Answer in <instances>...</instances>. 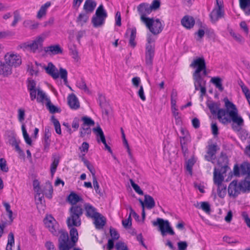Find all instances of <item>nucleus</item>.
<instances>
[{"label": "nucleus", "mask_w": 250, "mask_h": 250, "mask_svg": "<svg viewBox=\"0 0 250 250\" xmlns=\"http://www.w3.org/2000/svg\"><path fill=\"white\" fill-rule=\"evenodd\" d=\"M59 163V159L58 158H55L53 160V162L52 163L50 167V171L52 176H53L56 170L57 169V167Z\"/></svg>", "instance_id": "obj_49"}, {"label": "nucleus", "mask_w": 250, "mask_h": 250, "mask_svg": "<svg viewBox=\"0 0 250 250\" xmlns=\"http://www.w3.org/2000/svg\"><path fill=\"white\" fill-rule=\"evenodd\" d=\"M241 214L247 226L250 229V218L248 213L246 211H242Z\"/></svg>", "instance_id": "obj_56"}, {"label": "nucleus", "mask_w": 250, "mask_h": 250, "mask_svg": "<svg viewBox=\"0 0 250 250\" xmlns=\"http://www.w3.org/2000/svg\"><path fill=\"white\" fill-rule=\"evenodd\" d=\"M68 201L71 206L79 205L77 203L83 201V199L75 193L72 192L67 198Z\"/></svg>", "instance_id": "obj_27"}, {"label": "nucleus", "mask_w": 250, "mask_h": 250, "mask_svg": "<svg viewBox=\"0 0 250 250\" xmlns=\"http://www.w3.org/2000/svg\"><path fill=\"white\" fill-rule=\"evenodd\" d=\"M180 138L182 151L183 153L184 156L185 157L186 159H187L188 153L187 143L189 141L188 135H186L185 136H181L180 137Z\"/></svg>", "instance_id": "obj_20"}, {"label": "nucleus", "mask_w": 250, "mask_h": 250, "mask_svg": "<svg viewBox=\"0 0 250 250\" xmlns=\"http://www.w3.org/2000/svg\"><path fill=\"white\" fill-rule=\"evenodd\" d=\"M66 223L69 228L72 227H78L81 225V217L69 213V216L67 219Z\"/></svg>", "instance_id": "obj_17"}, {"label": "nucleus", "mask_w": 250, "mask_h": 250, "mask_svg": "<svg viewBox=\"0 0 250 250\" xmlns=\"http://www.w3.org/2000/svg\"><path fill=\"white\" fill-rule=\"evenodd\" d=\"M217 6L210 14V17L212 22H216L219 19V0H216Z\"/></svg>", "instance_id": "obj_36"}, {"label": "nucleus", "mask_w": 250, "mask_h": 250, "mask_svg": "<svg viewBox=\"0 0 250 250\" xmlns=\"http://www.w3.org/2000/svg\"><path fill=\"white\" fill-rule=\"evenodd\" d=\"M240 6L246 14L250 15V0H239Z\"/></svg>", "instance_id": "obj_34"}, {"label": "nucleus", "mask_w": 250, "mask_h": 250, "mask_svg": "<svg viewBox=\"0 0 250 250\" xmlns=\"http://www.w3.org/2000/svg\"><path fill=\"white\" fill-rule=\"evenodd\" d=\"M129 181L134 190L139 195H143V191L141 190L140 187L138 185L135 184L132 179H130L129 180Z\"/></svg>", "instance_id": "obj_53"}, {"label": "nucleus", "mask_w": 250, "mask_h": 250, "mask_svg": "<svg viewBox=\"0 0 250 250\" xmlns=\"http://www.w3.org/2000/svg\"><path fill=\"white\" fill-rule=\"evenodd\" d=\"M207 104L212 115L210 119H219V104L212 100H208Z\"/></svg>", "instance_id": "obj_16"}, {"label": "nucleus", "mask_w": 250, "mask_h": 250, "mask_svg": "<svg viewBox=\"0 0 250 250\" xmlns=\"http://www.w3.org/2000/svg\"><path fill=\"white\" fill-rule=\"evenodd\" d=\"M82 120L83 121V125L86 126H93L95 124L94 121L90 117L84 116L82 118Z\"/></svg>", "instance_id": "obj_48"}, {"label": "nucleus", "mask_w": 250, "mask_h": 250, "mask_svg": "<svg viewBox=\"0 0 250 250\" xmlns=\"http://www.w3.org/2000/svg\"><path fill=\"white\" fill-rule=\"evenodd\" d=\"M107 14L103 4H101L96 9L95 15L93 16L91 22L95 27H100L104 23Z\"/></svg>", "instance_id": "obj_7"}, {"label": "nucleus", "mask_w": 250, "mask_h": 250, "mask_svg": "<svg viewBox=\"0 0 250 250\" xmlns=\"http://www.w3.org/2000/svg\"><path fill=\"white\" fill-rule=\"evenodd\" d=\"M160 6V1L159 0H154L151 5H149L151 11L156 10L159 9Z\"/></svg>", "instance_id": "obj_57"}, {"label": "nucleus", "mask_w": 250, "mask_h": 250, "mask_svg": "<svg viewBox=\"0 0 250 250\" xmlns=\"http://www.w3.org/2000/svg\"><path fill=\"white\" fill-rule=\"evenodd\" d=\"M200 208L207 213H209L210 211V205L207 202H202L200 203Z\"/></svg>", "instance_id": "obj_55"}, {"label": "nucleus", "mask_w": 250, "mask_h": 250, "mask_svg": "<svg viewBox=\"0 0 250 250\" xmlns=\"http://www.w3.org/2000/svg\"><path fill=\"white\" fill-rule=\"evenodd\" d=\"M93 131L95 133L97 137L98 138H100L101 141L103 143H104L106 141L104 132L100 126H98L96 128H94L93 129Z\"/></svg>", "instance_id": "obj_38"}, {"label": "nucleus", "mask_w": 250, "mask_h": 250, "mask_svg": "<svg viewBox=\"0 0 250 250\" xmlns=\"http://www.w3.org/2000/svg\"><path fill=\"white\" fill-rule=\"evenodd\" d=\"M44 223L45 227L48 229L54 235L57 233L58 229V225L56 220L51 216L47 217L44 220Z\"/></svg>", "instance_id": "obj_15"}, {"label": "nucleus", "mask_w": 250, "mask_h": 250, "mask_svg": "<svg viewBox=\"0 0 250 250\" xmlns=\"http://www.w3.org/2000/svg\"><path fill=\"white\" fill-rule=\"evenodd\" d=\"M152 225L154 227L158 226L159 230L163 236H165L167 233L173 235L175 233L172 229L170 226L169 222L167 220H165L163 219L158 218L156 221H152Z\"/></svg>", "instance_id": "obj_8"}, {"label": "nucleus", "mask_w": 250, "mask_h": 250, "mask_svg": "<svg viewBox=\"0 0 250 250\" xmlns=\"http://www.w3.org/2000/svg\"><path fill=\"white\" fill-rule=\"evenodd\" d=\"M93 179V184L94 188L96 192L100 196L103 195V193L101 191V190L100 188V186L99 183L97 181V178L96 177L92 178Z\"/></svg>", "instance_id": "obj_51"}, {"label": "nucleus", "mask_w": 250, "mask_h": 250, "mask_svg": "<svg viewBox=\"0 0 250 250\" xmlns=\"http://www.w3.org/2000/svg\"><path fill=\"white\" fill-rule=\"evenodd\" d=\"M213 180L214 184L217 186V193L219 194V170L215 167L214 168L213 172Z\"/></svg>", "instance_id": "obj_45"}, {"label": "nucleus", "mask_w": 250, "mask_h": 250, "mask_svg": "<svg viewBox=\"0 0 250 250\" xmlns=\"http://www.w3.org/2000/svg\"><path fill=\"white\" fill-rule=\"evenodd\" d=\"M91 130L89 126L82 125L80 129V136L82 138L84 137L86 135L91 134Z\"/></svg>", "instance_id": "obj_44"}, {"label": "nucleus", "mask_w": 250, "mask_h": 250, "mask_svg": "<svg viewBox=\"0 0 250 250\" xmlns=\"http://www.w3.org/2000/svg\"><path fill=\"white\" fill-rule=\"evenodd\" d=\"M225 109L220 108V122L225 124L232 122V128L235 131L238 132L244 125V120L238 114L236 106L228 98L223 99Z\"/></svg>", "instance_id": "obj_1"}, {"label": "nucleus", "mask_w": 250, "mask_h": 250, "mask_svg": "<svg viewBox=\"0 0 250 250\" xmlns=\"http://www.w3.org/2000/svg\"><path fill=\"white\" fill-rule=\"evenodd\" d=\"M179 250H186L188 247V244L186 241H180L177 244Z\"/></svg>", "instance_id": "obj_64"}, {"label": "nucleus", "mask_w": 250, "mask_h": 250, "mask_svg": "<svg viewBox=\"0 0 250 250\" xmlns=\"http://www.w3.org/2000/svg\"><path fill=\"white\" fill-rule=\"evenodd\" d=\"M190 67L196 68L193 74L194 85L198 84L199 86L205 84V81L202 78L200 72L205 67V61L203 58H197L194 60L190 64Z\"/></svg>", "instance_id": "obj_4"}, {"label": "nucleus", "mask_w": 250, "mask_h": 250, "mask_svg": "<svg viewBox=\"0 0 250 250\" xmlns=\"http://www.w3.org/2000/svg\"><path fill=\"white\" fill-rule=\"evenodd\" d=\"M182 25L187 29H190L195 24L194 18L190 16H185L181 20Z\"/></svg>", "instance_id": "obj_22"}, {"label": "nucleus", "mask_w": 250, "mask_h": 250, "mask_svg": "<svg viewBox=\"0 0 250 250\" xmlns=\"http://www.w3.org/2000/svg\"><path fill=\"white\" fill-rule=\"evenodd\" d=\"M229 34L238 43L243 44L244 43L245 40L240 34L235 33L232 30L229 31Z\"/></svg>", "instance_id": "obj_40"}, {"label": "nucleus", "mask_w": 250, "mask_h": 250, "mask_svg": "<svg viewBox=\"0 0 250 250\" xmlns=\"http://www.w3.org/2000/svg\"><path fill=\"white\" fill-rule=\"evenodd\" d=\"M89 13H80L77 18V22H82V23H85L87 22L89 19Z\"/></svg>", "instance_id": "obj_46"}, {"label": "nucleus", "mask_w": 250, "mask_h": 250, "mask_svg": "<svg viewBox=\"0 0 250 250\" xmlns=\"http://www.w3.org/2000/svg\"><path fill=\"white\" fill-rule=\"evenodd\" d=\"M69 213L81 216L83 214V209L82 205L71 206L69 208Z\"/></svg>", "instance_id": "obj_31"}, {"label": "nucleus", "mask_w": 250, "mask_h": 250, "mask_svg": "<svg viewBox=\"0 0 250 250\" xmlns=\"http://www.w3.org/2000/svg\"><path fill=\"white\" fill-rule=\"evenodd\" d=\"M25 111L24 109L20 108L18 109V119L20 122L24 120Z\"/></svg>", "instance_id": "obj_62"}, {"label": "nucleus", "mask_w": 250, "mask_h": 250, "mask_svg": "<svg viewBox=\"0 0 250 250\" xmlns=\"http://www.w3.org/2000/svg\"><path fill=\"white\" fill-rule=\"evenodd\" d=\"M69 229H70V240H69L67 231L61 230L58 242L59 244H63L64 246L72 248L75 246L76 243L78 241V232L77 229L73 227H70Z\"/></svg>", "instance_id": "obj_3"}, {"label": "nucleus", "mask_w": 250, "mask_h": 250, "mask_svg": "<svg viewBox=\"0 0 250 250\" xmlns=\"http://www.w3.org/2000/svg\"><path fill=\"white\" fill-rule=\"evenodd\" d=\"M50 136L51 133L49 131V129L45 128L43 141V147L44 150L46 151H48L50 146V140L49 139V138Z\"/></svg>", "instance_id": "obj_30"}, {"label": "nucleus", "mask_w": 250, "mask_h": 250, "mask_svg": "<svg viewBox=\"0 0 250 250\" xmlns=\"http://www.w3.org/2000/svg\"><path fill=\"white\" fill-rule=\"evenodd\" d=\"M14 20L11 24V25L12 26H15L17 24V22H18V21H19V20L20 19V16L18 11H16L14 12Z\"/></svg>", "instance_id": "obj_63"}, {"label": "nucleus", "mask_w": 250, "mask_h": 250, "mask_svg": "<svg viewBox=\"0 0 250 250\" xmlns=\"http://www.w3.org/2000/svg\"><path fill=\"white\" fill-rule=\"evenodd\" d=\"M110 233L111 237H112V239L113 240H117L119 238V234L116 231V230L113 228H110Z\"/></svg>", "instance_id": "obj_60"}, {"label": "nucleus", "mask_w": 250, "mask_h": 250, "mask_svg": "<svg viewBox=\"0 0 250 250\" xmlns=\"http://www.w3.org/2000/svg\"><path fill=\"white\" fill-rule=\"evenodd\" d=\"M50 5L51 2L50 1H48L42 5L37 13V18L38 19H41L43 16H45L46 14L47 9Z\"/></svg>", "instance_id": "obj_32"}, {"label": "nucleus", "mask_w": 250, "mask_h": 250, "mask_svg": "<svg viewBox=\"0 0 250 250\" xmlns=\"http://www.w3.org/2000/svg\"><path fill=\"white\" fill-rule=\"evenodd\" d=\"M130 33L129 45L132 48H134L136 45V42L135 39L136 37V28L135 27L128 28L126 30L125 34V37H127L128 34Z\"/></svg>", "instance_id": "obj_19"}, {"label": "nucleus", "mask_w": 250, "mask_h": 250, "mask_svg": "<svg viewBox=\"0 0 250 250\" xmlns=\"http://www.w3.org/2000/svg\"><path fill=\"white\" fill-rule=\"evenodd\" d=\"M115 247L117 250H128L127 246L122 242H117L116 244Z\"/></svg>", "instance_id": "obj_58"}, {"label": "nucleus", "mask_w": 250, "mask_h": 250, "mask_svg": "<svg viewBox=\"0 0 250 250\" xmlns=\"http://www.w3.org/2000/svg\"><path fill=\"white\" fill-rule=\"evenodd\" d=\"M89 148V144L87 142L83 143L81 146L79 147L82 152L87 153Z\"/></svg>", "instance_id": "obj_61"}, {"label": "nucleus", "mask_w": 250, "mask_h": 250, "mask_svg": "<svg viewBox=\"0 0 250 250\" xmlns=\"http://www.w3.org/2000/svg\"><path fill=\"white\" fill-rule=\"evenodd\" d=\"M84 209L85 210V215L89 218H93L97 216L100 215V213L97 211L95 208L89 203H85L84 205Z\"/></svg>", "instance_id": "obj_18"}, {"label": "nucleus", "mask_w": 250, "mask_h": 250, "mask_svg": "<svg viewBox=\"0 0 250 250\" xmlns=\"http://www.w3.org/2000/svg\"><path fill=\"white\" fill-rule=\"evenodd\" d=\"M23 25L24 27L30 30H34L38 28L39 23L35 21L26 20L23 22Z\"/></svg>", "instance_id": "obj_33"}, {"label": "nucleus", "mask_w": 250, "mask_h": 250, "mask_svg": "<svg viewBox=\"0 0 250 250\" xmlns=\"http://www.w3.org/2000/svg\"><path fill=\"white\" fill-rule=\"evenodd\" d=\"M46 105L47 108L49 109L50 112L51 113H55L60 112V109L52 104L50 100H48L47 102L46 103Z\"/></svg>", "instance_id": "obj_47"}, {"label": "nucleus", "mask_w": 250, "mask_h": 250, "mask_svg": "<svg viewBox=\"0 0 250 250\" xmlns=\"http://www.w3.org/2000/svg\"><path fill=\"white\" fill-rule=\"evenodd\" d=\"M197 23L202 28L199 29L196 34L200 39H201L204 37L205 35V30L207 29L206 25L205 24H203L201 21L197 22Z\"/></svg>", "instance_id": "obj_50"}, {"label": "nucleus", "mask_w": 250, "mask_h": 250, "mask_svg": "<svg viewBox=\"0 0 250 250\" xmlns=\"http://www.w3.org/2000/svg\"><path fill=\"white\" fill-rule=\"evenodd\" d=\"M42 194H44L46 197L49 199L52 197V193L53 192L52 186L49 182H47L44 186L43 189L41 191Z\"/></svg>", "instance_id": "obj_26"}, {"label": "nucleus", "mask_w": 250, "mask_h": 250, "mask_svg": "<svg viewBox=\"0 0 250 250\" xmlns=\"http://www.w3.org/2000/svg\"><path fill=\"white\" fill-rule=\"evenodd\" d=\"M145 206L147 209H151L155 206V203L154 199L149 195H145Z\"/></svg>", "instance_id": "obj_35"}, {"label": "nucleus", "mask_w": 250, "mask_h": 250, "mask_svg": "<svg viewBox=\"0 0 250 250\" xmlns=\"http://www.w3.org/2000/svg\"><path fill=\"white\" fill-rule=\"evenodd\" d=\"M76 85L80 89L83 90L84 92L87 94L90 93V91L83 79H82L80 81H78Z\"/></svg>", "instance_id": "obj_41"}, {"label": "nucleus", "mask_w": 250, "mask_h": 250, "mask_svg": "<svg viewBox=\"0 0 250 250\" xmlns=\"http://www.w3.org/2000/svg\"><path fill=\"white\" fill-rule=\"evenodd\" d=\"M37 95V101L39 103L43 104L44 101L47 102L48 100H50L47 97L45 93L40 89H38Z\"/></svg>", "instance_id": "obj_39"}, {"label": "nucleus", "mask_w": 250, "mask_h": 250, "mask_svg": "<svg viewBox=\"0 0 250 250\" xmlns=\"http://www.w3.org/2000/svg\"><path fill=\"white\" fill-rule=\"evenodd\" d=\"M241 183L245 192L250 191V176H246L244 180L241 181Z\"/></svg>", "instance_id": "obj_42"}, {"label": "nucleus", "mask_w": 250, "mask_h": 250, "mask_svg": "<svg viewBox=\"0 0 250 250\" xmlns=\"http://www.w3.org/2000/svg\"><path fill=\"white\" fill-rule=\"evenodd\" d=\"M196 159L194 156H192L188 159L186 163V169L190 175L192 173V167L196 163Z\"/></svg>", "instance_id": "obj_37"}, {"label": "nucleus", "mask_w": 250, "mask_h": 250, "mask_svg": "<svg viewBox=\"0 0 250 250\" xmlns=\"http://www.w3.org/2000/svg\"><path fill=\"white\" fill-rule=\"evenodd\" d=\"M12 73V67L5 62L0 61V75L7 76Z\"/></svg>", "instance_id": "obj_23"}, {"label": "nucleus", "mask_w": 250, "mask_h": 250, "mask_svg": "<svg viewBox=\"0 0 250 250\" xmlns=\"http://www.w3.org/2000/svg\"><path fill=\"white\" fill-rule=\"evenodd\" d=\"M208 145L207 146V155H205L206 159L208 161H210L212 163H214V161L215 159V155L216 154L218 146L217 143L214 142L211 139L208 142Z\"/></svg>", "instance_id": "obj_10"}, {"label": "nucleus", "mask_w": 250, "mask_h": 250, "mask_svg": "<svg viewBox=\"0 0 250 250\" xmlns=\"http://www.w3.org/2000/svg\"><path fill=\"white\" fill-rule=\"evenodd\" d=\"M137 11L140 15V20L142 22L145 23L150 19V18L146 17V16L152 12L148 3H142L137 6Z\"/></svg>", "instance_id": "obj_12"}, {"label": "nucleus", "mask_w": 250, "mask_h": 250, "mask_svg": "<svg viewBox=\"0 0 250 250\" xmlns=\"http://www.w3.org/2000/svg\"><path fill=\"white\" fill-rule=\"evenodd\" d=\"M94 223L97 229H100L104 227L106 223L105 218L100 213L99 216H97L96 217L93 218Z\"/></svg>", "instance_id": "obj_25"}, {"label": "nucleus", "mask_w": 250, "mask_h": 250, "mask_svg": "<svg viewBox=\"0 0 250 250\" xmlns=\"http://www.w3.org/2000/svg\"><path fill=\"white\" fill-rule=\"evenodd\" d=\"M68 104L70 107L73 109H77L80 107L78 98L74 94H72L68 97Z\"/></svg>", "instance_id": "obj_24"}, {"label": "nucleus", "mask_w": 250, "mask_h": 250, "mask_svg": "<svg viewBox=\"0 0 250 250\" xmlns=\"http://www.w3.org/2000/svg\"><path fill=\"white\" fill-rule=\"evenodd\" d=\"M44 51L53 55L61 54L62 52V50L59 44L48 46L45 48Z\"/></svg>", "instance_id": "obj_29"}, {"label": "nucleus", "mask_w": 250, "mask_h": 250, "mask_svg": "<svg viewBox=\"0 0 250 250\" xmlns=\"http://www.w3.org/2000/svg\"><path fill=\"white\" fill-rule=\"evenodd\" d=\"M211 120V123L210 125V127L211 132L214 138L217 137L218 134V127L217 126V124L215 121V119Z\"/></svg>", "instance_id": "obj_43"}, {"label": "nucleus", "mask_w": 250, "mask_h": 250, "mask_svg": "<svg viewBox=\"0 0 250 250\" xmlns=\"http://www.w3.org/2000/svg\"><path fill=\"white\" fill-rule=\"evenodd\" d=\"M96 5L97 3L95 0H86L83 6V9L85 12L90 14L94 11Z\"/></svg>", "instance_id": "obj_21"}, {"label": "nucleus", "mask_w": 250, "mask_h": 250, "mask_svg": "<svg viewBox=\"0 0 250 250\" xmlns=\"http://www.w3.org/2000/svg\"><path fill=\"white\" fill-rule=\"evenodd\" d=\"M44 68L46 72L54 79H57L60 77L63 80L64 84L67 85V71L65 69L61 67L59 71H58V69L52 62L48 63L47 66Z\"/></svg>", "instance_id": "obj_6"}, {"label": "nucleus", "mask_w": 250, "mask_h": 250, "mask_svg": "<svg viewBox=\"0 0 250 250\" xmlns=\"http://www.w3.org/2000/svg\"><path fill=\"white\" fill-rule=\"evenodd\" d=\"M149 31L154 35H157L162 32L163 27L159 19L150 18L144 23Z\"/></svg>", "instance_id": "obj_9"}, {"label": "nucleus", "mask_w": 250, "mask_h": 250, "mask_svg": "<svg viewBox=\"0 0 250 250\" xmlns=\"http://www.w3.org/2000/svg\"><path fill=\"white\" fill-rule=\"evenodd\" d=\"M233 171L234 175L237 177L240 176V175H247V176H250V164L245 162L242 164L240 167L238 165H235Z\"/></svg>", "instance_id": "obj_13"}, {"label": "nucleus", "mask_w": 250, "mask_h": 250, "mask_svg": "<svg viewBox=\"0 0 250 250\" xmlns=\"http://www.w3.org/2000/svg\"><path fill=\"white\" fill-rule=\"evenodd\" d=\"M0 168L1 170L4 172H7L9 170L6 161L4 158H1L0 159Z\"/></svg>", "instance_id": "obj_52"}, {"label": "nucleus", "mask_w": 250, "mask_h": 250, "mask_svg": "<svg viewBox=\"0 0 250 250\" xmlns=\"http://www.w3.org/2000/svg\"><path fill=\"white\" fill-rule=\"evenodd\" d=\"M155 38L150 34H148L146 46L145 61L149 68H151L155 54Z\"/></svg>", "instance_id": "obj_5"}, {"label": "nucleus", "mask_w": 250, "mask_h": 250, "mask_svg": "<svg viewBox=\"0 0 250 250\" xmlns=\"http://www.w3.org/2000/svg\"><path fill=\"white\" fill-rule=\"evenodd\" d=\"M53 124L56 132L58 134H61V125L59 122L56 119H53Z\"/></svg>", "instance_id": "obj_59"}, {"label": "nucleus", "mask_w": 250, "mask_h": 250, "mask_svg": "<svg viewBox=\"0 0 250 250\" xmlns=\"http://www.w3.org/2000/svg\"><path fill=\"white\" fill-rule=\"evenodd\" d=\"M43 194L41 191L37 192L35 196V199L37 201V204H42L44 202Z\"/></svg>", "instance_id": "obj_54"}, {"label": "nucleus", "mask_w": 250, "mask_h": 250, "mask_svg": "<svg viewBox=\"0 0 250 250\" xmlns=\"http://www.w3.org/2000/svg\"><path fill=\"white\" fill-rule=\"evenodd\" d=\"M43 40L44 38L38 37L32 43H29V48L33 52H35L39 48V46L42 45Z\"/></svg>", "instance_id": "obj_28"}, {"label": "nucleus", "mask_w": 250, "mask_h": 250, "mask_svg": "<svg viewBox=\"0 0 250 250\" xmlns=\"http://www.w3.org/2000/svg\"><path fill=\"white\" fill-rule=\"evenodd\" d=\"M242 186L241 182L238 184L237 181H233L229 184L228 187V193L229 195L236 196L241 192H245Z\"/></svg>", "instance_id": "obj_14"}, {"label": "nucleus", "mask_w": 250, "mask_h": 250, "mask_svg": "<svg viewBox=\"0 0 250 250\" xmlns=\"http://www.w3.org/2000/svg\"><path fill=\"white\" fill-rule=\"evenodd\" d=\"M5 62L8 64L11 67L19 66L21 64V57L13 52L7 53L4 57Z\"/></svg>", "instance_id": "obj_11"}, {"label": "nucleus", "mask_w": 250, "mask_h": 250, "mask_svg": "<svg viewBox=\"0 0 250 250\" xmlns=\"http://www.w3.org/2000/svg\"><path fill=\"white\" fill-rule=\"evenodd\" d=\"M229 159L227 156L222 154L220 156V197H224L227 193V187L224 186L221 183L223 181L224 177L226 176V173L229 172V176L226 181H228L229 178L232 177V172L228 166Z\"/></svg>", "instance_id": "obj_2"}]
</instances>
